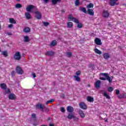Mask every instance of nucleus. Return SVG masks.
Returning <instances> with one entry per match:
<instances>
[{"label":"nucleus","mask_w":126,"mask_h":126,"mask_svg":"<svg viewBox=\"0 0 126 126\" xmlns=\"http://www.w3.org/2000/svg\"><path fill=\"white\" fill-rule=\"evenodd\" d=\"M68 21H73V22H75V23H78L77 27L78 28H82V24L79 23L78 19L73 17L71 14L69 15L68 17Z\"/></svg>","instance_id":"nucleus-1"},{"label":"nucleus","mask_w":126,"mask_h":126,"mask_svg":"<svg viewBox=\"0 0 126 126\" xmlns=\"http://www.w3.org/2000/svg\"><path fill=\"white\" fill-rule=\"evenodd\" d=\"M99 78L101 80H108L109 83H111V81L112 80L111 79V77L109 76L107 73H100L99 74Z\"/></svg>","instance_id":"nucleus-2"},{"label":"nucleus","mask_w":126,"mask_h":126,"mask_svg":"<svg viewBox=\"0 0 126 126\" xmlns=\"http://www.w3.org/2000/svg\"><path fill=\"white\" fill-rule=\"evenodd\" d=\"M35 108L37 110H41L42 112H44V109L46 108V106L43 104L38 103L35 105Z\"/></svg>","instance_id":"nucleus-3"},{"label":"nucleus","mask_w":126,"mask_h":126,"mask_svg":"<svg viewBox=\"0 0 126 126\" xmlns=\"http://www.w3.org/2000/svg\"><path fill=\"white\" fill-rule=\"evenodd\" d=\"M13 58L14 60H16V61H20V60H21V55H20V52H16L13 56Z\"/></svg>","instance_id":"nucleus-4"},{"label":"nucleus","mask_w":126,"mask_h":126,"mask_svg":"<svg viewBox=\"0 0 126 126\" xmlns=\"http://www.w3.org/2000/svg\"><path fill=\"white\" fill-rule=\"evenodd\" d=\"M16 71L18 74H23L24 71L20 66H17L16 68Z\"/></svg>","instance_id":"nucleus-5"},{"label":"nucleus","mask_w":126,"mask_h":126,"mask_svg":"<svg viewBox=\"0 0 126 126\" xmlns=\"http://www.w3.org/2000/svg\"><path fill=\"white\" fill-rule=\"evenodd\" d=\"M80 108L81 109H83V110H87V105H86V104L83 102H81L79 104Z\"/></svg>","instance_id":"nucleus-6"},{"label":"nucleus","mask_w":126,"mask_h":126,"mask_svg":"<svg viewBox=\"0 0 126 126\" xmlns=\"http://www.w3.org/2000/svg\"><path fill=\"white\" fill-rule=\"evenodd\" d=\"M34 13L35 14V17L36 19H38L39 20L41 19V18H42V14L39 11H36L34 12Z\"/></svg>","instance_id":"nucleus-7"},{"label":"nucleus","mask_w":126,"mask_h":126,"mask_svg":"<svg viewBox=\"0 0 126 126\" xmlns=\"http://www.w3.org/2000/svg\"><path fill=\"white\" fill-rule=\"evenodd\" d=\"M102 16L103 17H104V18H108V17L110 16V13L107 10H104L102 13Z\"/></svg>","instance_id":"nucleus-8"},{"label":"nucleus","mask_w":126,"mask_h":126,"mask_svg":"<svg viewBox=\"0 0 126 126\" xmlns=\"http://www.w3.org/2000/svg\"><path fill=\"white\" fill-rule=\"evenodd\" d=\"M95 43L98 46H101L102 45V41L100 38H96L95 39Z\"/></svg>","instance_id":"nucleus-9"},{"label":"nucleus","mask_w":126,"mask_h":126,"mask_svg":"<svg viewBox=\"0 0 126 126\" xmlns=\"http://www.w3.org/2000/svg\"><path fill=\"white\" fill-rule=\"evenodd\" d=\"M74 116H75L74 113L70 112L68 114V116H67V118L69 120H72V119H73Z\"/></svg>","instance_id":"nucleus-10"},{"label":"nucleus","mask_w":126,"mask_h":126,"mask_svg":"<svg viewBox=\"0 0 126 126\" xmlns=\"http://www.w3.org/2000/svg\"><path fill=\"white\" fill-rule=\"evenodd\" d=\"M34 6L33 5H30L26 8V10L28 11V12H31V10L34 8Z\"/></svg>","instance_id":"nucleus-11"},{"label":"nucleus","mask_w":126,"mask_h":126,"mask_svg":"<svg viewBox=\"0 0 126 126\" xmlns=\"http://www.w3.org/2000/svg\"><path fill=\"white\" fill-rule=\"evenodd\" d=\"M9 100H15L16 99V95L14 94H11L8 96Z\"/></svg>","instance_id":"nucleus-12"},{"label":"nucleus","mask_w":126,"mask_h":126,"mask_svg":"<svg viewBox=\"0 0 126 126\" xmlns=\"http://www.w3.org/2000/svg\"><path fill=\"white\" fill-rule=\"evenodd\" d=\"M66 110L68 113H73V111H74V109H73V107L70 106H67Z\"/></svg>","instance_id":"nucleus-13"},{"label":"nucleus","mask_w":126,"mask_h":126,"mask_svg":"<svg viewBox=\"0 0 126 126\" xmlns=\"http://www.w3.org/2000/svg\"><path fill=\"white\" fill-rule=\"evenodd\" d=\"M118 0H109V4L111 6H114Z\"/></svg>","instance_id":"nucleus-14"},{"label":"nucleus","mask_w":126,"mask_h":126,"mask_svg":"<svg viewBox=\"0 0 126 126\" xmlns=\"http://www.w3.org/2000/svg\"><path fill=\"white\" fill-rule=\"evenodd\" d=\"M45 55L46 56H49L50 57H53V56L55 55V53H54V52H53L52 51H49L45 53Z\"/></svg>","instance_id":"nucleus-15"},{"label":"nucleus","mask_w":126,"mask_h":126,"mask_svg":"<svg viewBox=\"0 0 126 126\" xmlns=\"http://www.w3.org/2000/svg\"><path fill=\"white\" fill-rule=\"evenodd\" d=\"M79 114L82 119L85 118V114H84V112L81 109L79 110Z\"/></svg>","instance_id":"nucleus-16"},{"label":"nucleus","mask_w":126,"mask_h":126,"mask_svg":"<svg viewBox=\"0 0 126 126\" xmlns=\"http://www.w3.org/2000/svg\"><path fill=\"white\" fill-rule=\"evenodd\" d=\"M0 87H1V89H2V90H6V89L7 88V86H6L5 83L0 84Z\"/></svg>","instance_id":"nucleus-17"},{"label":"nucleus","mask_w":126,"mask_h":126,"mask_svg":"<svg viewBox=\"0 0 126 126\" xmlns=\"http://www.w3.org/2000/svg\"><path fill=\"white\" fill-rule=\"evenodd\" d=\"M79 10H80V11L84 12V13H85L86 14H87V11L86 10V8L85 7H80L79 8Z\"/></svg>","instance_id":"nucleus-18"},{"label":"nucleus","mask_w":126,"mask_h":126,"mask_svg":"<svg viewBox=\"0 0 126 126\" xmlns=\"http://www.w3.org/2000/svg\"><path fill=\"white\" fill-rule=\"evenodd\" d=\"M87 12L88 14H89V15H91V16L94 15V11L92 9H88Z\"/></svg>","instance_id":"nucleus-19"},{"label":"nucleus","mask_w":126,"mask_h":126,"mask_svg":"<svg viewBox=\"0 0 126 126\" xmlns=\"http://www.w3.org/2000/svg\"><path fill=\"white\" fill-rule=\"evenodd\" d=\"M103 58L105 60H109L110 59V54L108 53H105L103 54Z\"/></svg>","instance_id":"nucleus-20"},{"label":"nucleus","mask_w":126,"mask_h":126,"mask_svg":"<svg viewBox=\"0 0 126 126\" xmlns=\"http://www.w3.org/2000/svg\"><path fill=\"white\" fill-rule=\"evenodd\" d=\"M87 100L88 102H92L94 101V98L90 96H88L87 97Z\"/></svg>","instance_id":"nucleus-21"},{"label":"nucleus","mask_w":126,"mask_h":126,"mask_svg":"<svg viewBox=\"0 0 126 126\" xmlns=\"http://www.w3.org/2000/svg\"><path fill=\"white\" fill-rule=\"evenodd\" d=\"M30 41V38H29L28 36H25L24 37V41L25 43H28V42H29Z\"/></svg>","instance_id":"nucleus-22"},{"label":"nucleus","mask_w":126,"mask_h":126,"mask_svg":"<svg viewBox=\"0 0 126 126\" xmlns=\"http://www.w3.org/2000/svg\"><path fill=\"white\" fill-rule=\"evenodd\" d=\"M100 84H101V81L98 80L95 82V88H99L100 87Z\"/></svg>","instance_id":"nucleus-23"},{"label":"nucleus","mask_w":126,"mask_h":126,"mask_svg":"<svg viewBox=\"0 0 126 126\" xmlns=\"http://www.w3.org/2000/svg\"><path fill=\"white\" fill-rule=\"evenodd\" d=\"M94 6V4H93V3H89V4L87 5L86 7L88 9H90V8H93Z\"/></svg>","instance_id":"nucleus-24"},{"label":"nucleus","mask_w":126,"mask_h":126,"mask_svg":"<svg viewBox=\"0 0 126 126\" xmlns=\"http://www.w3.org/2000/svg\"><path fill=\"white\" fill-rule=\"evenodd\" d=\"M24 32H25V33H29V32H30V28L28 27L25 28Z\"/></svg>","instance_id":"nucleus-25"},{"label":"nucleus","mask_w":126,"mask_h":126,"mask_svg":"<svg viewBox=\"0 0 126 126\" xmlns=\"http://www.w3.org/2000/svg\"><path fill=\"white\" fill-rule=\"evenodd\" d=\"M67 26L68 28H72V27L73 26V23H72V22H68L67 23Z\"/></svg>","instance_id":"nucleus-26"},{"label":"nucleus","mask_w":126,"mask_h":126,"mask_svg":"<svg viewBox=\"0 0 126 126\" xmlns=\"http://www.w3.org/2000/svg\"><path fill=\"white\" fill-rule=\"evenodd\" d=\"M61 0H52V4H54L55 5V4H57L58 2H61Z\"/></svg>","instance_id":"nucleus-27"},{"label":"nucleus","mask_w":126,"mask_h":126,"mask_svg":"<svg viewBox=\"0 0 126 126\" xmlns=\"http://www.w3.org/2000/svg\"><path fill=\"white\" fill-rule=\"evenodd\" d=\"M9 22L10 23H12L13 24H16V21L13 18L9 19Z\"/></svg>","instance_id":"nucleus-28"},{"label":"nucleus","mask_w":126,"mask_h":126,"mask_svg":"<svg viewBox=\"0 0 126 126\" xmlns=\"http://www.w3.org/2000/svg\"><path fill=\"white\" fill-rule=\"evenodd\" d=\"M10 92H11L10 89H6V90H5V92H4V95H7V94H10Z\"/></svg>","instance_id":"nucleus-29"},{"label":"nucleus","mask_w":126,"mask_h":126,"mask_svg":"<svg viewBox=\"0 0 126 126\" xmlns=\"http://www.w3.org/2000/svg\"><path fill=\"white\" fill-rule=\"evenodd\" d=\"M25 16L27 19H30L31 18V15L28 12L25 13Z\"/></svg>","instance_id":"nucleus-30"},{"label":"nucleus","mask_w":126,"mask_h":126,"mask_svg":"<svg viewBox=\"0 0 126 126\" xmlns=\"http://www.w3.org/2000/svg\"><path fill=\"white\" fill-rule=\"evenodd\" d=\"M1 55L4 56V57H5V58H6V57L8 56L7 51H3L2 53H1Z\"/></svg>","instance_id":"nucleus-31"},{"label":"nucleus","mask_w":126,"mask_h":126,"mask_svg":"<svg viewBox=\"0 0 126 126\" xmlns=\"http://www.w3.org/2000/svg\"><path fill=\"white\" fill-rule=\"evenodd\" d=\"M103 95L104 96V97H106L107 99H111V97H110V95H109V94H108L106 92L104 93Z\"/></svg>","instance_id":"nucleus-32"},{"label":"nucleus","mask_w":126,"mask_h":126,"mask_svg":"<svg viewBox=\"0 0 126 126\" xmlns=\"http://www.w3.org/2000/svg\"><path fill=\"white\" fill-rule=\"evenodd\" d=\"M74 78H75V80L76 81H77L78 82H80V78L78 76H74Z\"/></svg>","instance_id":"nucleus-33"},{"label":"nucleus","mask_w":126,"mask_h":126,"mask_svg":"<svg viewBox=\"0 0 126 126\" xmlns=\"http://www.w3.org/2000/svg\"><path fill=\"white\" fill-rule=\"evenodd\" d=\"M15 7L16 8H21V7H22V5L21 4H20V3H17L15 5Z\"/></svg>","instance_id":"nucleus-34"},{"label":"nucleus","mask_w":126,"mask_h":126,"mask_svg":"<svg viewBox=\"0 0 126 126\" xmlns=\"http://www.w3.org/2000/svg\"><path fill=\"white\" fill-rule=\"evenodd\" d=\"M57 45V40H53L51 43V45L53 46V47H55Z\"/></svg>","instance_id":"nucleus-35"},{"label":"nucleus","mask_w":126,"mask_h":126,"mask_svg":"<svg viewBox=\"0 0 126 126\" xmlns=\"http://www.w3.org/2000/svg\"><path fill=\"white\" fill-rule=\"evenodd\" d=\"M95 53L98 54V55H102V52L96 48L95 49Z\"/></svg>","instance_id":"nucleus-36"},{"label":"nucleus","mask_w":126,"mask_h":126,"mask_svg":"<svg viewBox=\"0 0 126 126\" xmlns=\"http://www.w3.org/2000/svg\"><path fill=\"white\" fill-rule=\"evenodd\" d=\"M79 4H80V1H79V0H76L75 1V6H78Z\"/></svg>","instance_id":"nucleus-37"},{"label":"nucleus","mask_w":126,"mask_h":126,"mask_svg":"<svg viewBox=\"0 0 126 126\" xmlns=\"http://www.w3.org/2000/svg\"><path fill=\"white\" fill-rule=\"evenodd\" d=\"M66 56H67V58H70V57H71V56H72V53H71L70 52H66Z\"/></svg>","instance_id":"nucleus-38"},{"label":"nucleus","mask_w":126,"mask_h":126,"mask_svg":"<svg viewBox=\"0 0 126 126\" xmlns=\"http://www.w3.org/2000/svg\"><path fill=\"white\" fill-rule=\"evenodd\" d=\"M42 23L44 26H45V27H47V26H49V25H50V23L47 22H42Z\"/></svg>","instance_id":"nucleus-39"},{"label":"nucleus","mask_w":126,"mask_h":126,"mask_svg":"<svg viewBox=\"0 0 126 126\" xmlns=\"http://www.w3.org/2000/svg\"><path fill=\"white\" fill-rule=\"evenodd\" d=\"M89 68L90 69H91L92 70H94L95 68V65L91 64L89 65Z\"/></svg>","instance_id":"nucleus-40"},{"label":"nucleus","mask_w":126,"mask_h":126,"mask_svg":"<svg viewBox=\"0 0 126 126\" xmlns=\"http://www.w3.org/2000/svg\"><path fill=\"white\" fill-rule=\"evenodd\" d=\"M60 110L62 113H65V109H64V107H61L60 108Z\"/></svg>","instance_id":"nucleus-41"},{"label":"nucleus","mask_w":126,"mask_h":126,"mask_svg":"<svg viewBox=\"0 0 126 126\" xmlns=\"http://www.w3.org/2000/svg\"><path fill=\"white\" fill-rule=\"evenodd\" d=\"M108 90L109 92H112V91L114 90V88H113L112 87H109L108 88Z\"/></svg>","instance_id":"nucleus-42"},{"label":"nucleus","mask_w":126,"mask_h":126,"mask_svg":"<svg viewBox=\"0 0 126 126\" xmlns=\"http://www.w3.org/2000/svg\"><path fill=\"white\" fill-rule=\"evenodd\" d=\"M73 119L75 122H77V121H78V118L76 117V116H75V115L74 116V117L73 118Z\"/></svg>","instance_id":"nucleus-43"},{"label":"nucleus","mask_w":126,"mask_h":126,"mask_svg":"<svg viewBox=\"0 0 126 126\" xmlns=\"http://www.w3.org/2000/svg\"><path fill=\"white\" fill-rule=\"evenodd\" d=\"M76 74L77 75V76H78L80 75V74H81V71H77L76 72Z\"/></svg>","instance_id":"nucleus-44"},{"label":"nucleus","mask_w":126,"mask_h":126,"mask_svg":"<svg viewBox=\"0 0 126 126\" xmlns=\"http://www.w3.org/2000/svg\"><path fill=\"white\" fill-rule=\"evenodd\" d=\"M11 74L12 76H14V75H15V71H12L11 73Z\"/></svg>","instance_id":"nucleus-45"},{"label":"nucleus","mask_w":126,"mask_h":126,"mask_svg":"<svg viewBox=\"0 0 126 126\" xmlns=\"http://www.w3.org/2000/svg\"><path fill=\"white\" fill-rule=\"evenodd\" d=\"M32 118L33 119H35V118H36V114H35L34 113L32 114Z\"/></svg>","instance_id":"nucleus-46"},{"label":"nucleus","mask_w":126,"mask_h":126,"mask_svg":"<svg viewBox=\"0 0 126 126\" xmlns=\"http://www.w3.org/2000/svg\"><path fill=\"white\" fill-rule=\"evenodd\" d=\"M118 98H119V99H123V97L124 96H123V94H120L118 96Z\"/></svg>","instance_id":"nucleus-47"},{"label":"nucleus","mask_w":126,"mask_h":126,"mask_svg":"<svg viewBox=\"0 0 126 126\" xmlns=\"http://www.w3.org/2000/svg\"><path fill=\"white\" fill-rule=\"evenodd\" d=\"M8 28H12V27H13V25L10 24L8 25Z\"/></svg>","instance_id":"nucleus-48"},{"label":"nucleus","mask_w":126,"mask_h":126,"mask_svg":"<svg viewBox=\"0 0 126 126\" xmlns=\"http://www.w3.org/2000/svg\"><path fill=\"white\" fill-rule=\"evenodd\" d=\"M119 94H120V90H116V94L119 95Z\"/></svg>","instance_id":"nucleus-49"},{"label":"nucleus","mask_w":126,"mask_h":126,"mask_svg":"<svg viewBox=\"0 0 126 126\" xmlns=\"http://www.w3.org/2000/svg\"><path fill=\"white\" fill-rule=\"evenodd\" d=\"M44 3H48L49 2V0H43Z\"/></svg>","instance_id":"nucleus-50"},{"label":"nucleus","mask_w":126,"mask_h":126,"mask_svg":"<svg viewBox=\"0 0 126 126\" xmlns=\"http://www.w3.org/2000/svg\"><path fill=\"white\" fill-rule=\"evenodd\" d=\"M50 103H53V102L55 101V99H51L50 100H49Z\"/></svg>","instance_id":"nucleus-51"},{"label":"nucleus","mask_w":126,"mask_h":126,"mask_svg":"<svg viewBox=\"0 0 126 126\" xmlns=\"http://www.w3.org/2000/svg\"><path fill=\"white\" fill-rule=\"evenodd\" d=\"M7 34L8 35V36H11V35H12L11 32H7Z\"/></svg>","instance_id":"nucleus-52"},{"label":"nucleus","mask_w":126,"mask_h":126,"mask_svg":"<svg viewBox=\"0 0 126 126\" xmlns=\"http://www.w3.org/2000/svg\"><path fill=\"white\" fill-rule=\"evenodd\" d=\"M122 96H123V98H126V95L125 94H122Z\"/></svg>","instance_id":"nucleus-53"},{"label":"nucleus","mask_w":126,"mask_h":126,"mask_svg":"<svg viewBox=\"0 0 126 126\" xmlns=\"http://www.w3.org/2000/svg\"><path fill=\"white\" fill-rule=\"evenodd\" d=\"M32 76L33 77V78H35V77H36V74L33 73L32 74Z\"/></svg>","instance_id":"nucleus-54"},{"label":"nucleus","mask_w":126,"mask_h":126,"mask_svg":"<svg viewBox=\"0 0 126 126\" xmlns=\"http://www.w3.org/2000/svg\"><path fill=\"white\" fill-rule=\"evenodd\" d=\"M51 103L50 101V100H48V101H47L46 102V105H48V104H49V103Z\"/></svg>","instance_id":"nucleus-55"},{"label":"nucleus","mask_w":126,"mask_h":126,"mask_svg":"<svg viewBox=\"0 0 126 126\" xmlns=\"http://www.w3.org/2000/svg\"><path fill=\"white\" fill-rule=\"evenodd\" d=\"M61 11H62V13H64V12H65V10H63H63H62Z\"/></svg>","instance_id":"nucleus-56"},{"label":"nucleus","mask_w":126,"mask_h":126,"mask_svg":"<svg viewBox=\"0 0 126 126\" xmlns=\"http://www.w3.org/2000/svg\"><path fill=\"white\" fill-rule=\"evenodd\" d=\"M49 126H55V125L53 124H49Z\"/></svg>","instance_id":"nucleus-57"},{"label":"nucleus","mask_w":126,"mask_h":126,"mask_svg":"<svg viewBox=\"0 0 126 126\" xmlns=\"http://www.w3.org/2000/svg\"><path fill=\"white\" fill-rule=\"evenodd\" d=\"M47 120H48V121H51V118L50 117H48L47 118Z\"/></svg>","instance_id":"nucleus-58"},{"label":"nucleus","mask_w":126,"mask_h":126,"mask_svg":"<svg viewBox=\"0 0 126 126\" xmlns=\"http://www.w3.org/2000/svg\"><path fill=\"white\" fill-rule=\"evenodd\" d=\"M62 97L63 98H64V95L63 94H62Z\"/></svg>","instance_id":"nucleus-59"},{"label":"nucleus","mask_w":126,"mask_h":126,"mask_svg":"<svg viewBox=\"0 0 126 126\" xmlns=\"http://www.w3.org/2000/svg\"><path fill=\"white\" fill-rule=\"evenodd\" d=\"M105 122H108V119L105 120Z\"/></svg>","instance_id":"nucleus-60"},{"label":"nucleus","mask_w":126,"mask_h":126,"mask_svg":"<svg viewBox=\"0 0 126 126\" xmlns=\"http://www.w3.org/2000/svg\"><path fill=\"white\" fill-rule=\"evenodd\" d=\"M100 119H101L102 120H104V119H103L102 117H100Z\"/></svg>","instance_id":"nucleus-61"},{"label":"nucleus","mask_w":126,"mask_h":126,"mask_svg":"<svg viewBox=\"0 0 126 126\" xmlns=\"http://www.w3.org/2000/svg\"><path fill=\"white\" fill-rule=\"evenodd\" d=\"M88 87H90V85H88Z\"/></svg>","instance_id":"nucleus-62"},{"label":"nucleus","mask_w":126,"mask_h":126,"mask_svg":"<svg viewBox=\"0 0 126 126\" xmlns=\"http://www.w3.org/2000/svg\"><path fill=\"white\" fill-rule=\"evenodd\" d=\"M41 126H47V125H42Z\"/></svg>","instance_id":"nucleus-63"},{"label":"nucleus","mask_w":126,"mask_h":126,"mask_svg":"<svg viewBox=\"0 0 126 126\" xmlns=\"http://www.w3.org/2000/svg\"><path fill=\"white\" fill-rule=\"evenodd\" d=\"M1 27L0 24V29H1Z\"/></svg>","instance_id":"nucleus-64"}]
</instances>
